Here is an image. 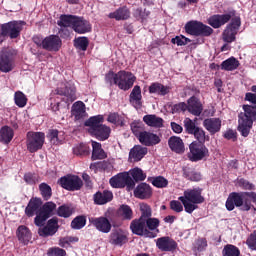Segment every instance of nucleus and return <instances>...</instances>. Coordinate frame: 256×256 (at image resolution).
Wrapping results in <instances>:
<instances>
[{
    "label": "nucleus",
    "instance_id": "nucleus-20",
    "mask_svg": "<svg viewBox=\"0 0 256 256\" xmlns=\"http://www.w3.org/2000/svg\"><path fill=\"white\" fill-rule=\"evenodd\" d=\"M138 140L142 145L146 147H153V145H158L161 143V138L157 134H154L149 131H143L139 136Z\"/></svg>",
    "mask_w": 256,
    "mask_h": 256
},
{
    "label": "nucleus",
    "instance_id": "nucleus-9",
    "mask_svg": "<svg viewBox=\"0 0 256 256\" xmlns=\"http://www.w3.org/2000/svg\"><path fill=\"white\" fill-rule=\"evenodd\" d=\"M15 51L10 48H3L0 54V71L2 73H9L13 71L15 67V62L13 61V56Z\"/></svg>",
    "mask_w": 256,
    "mask_h": 256
},
{
    "label": "nucleus",
    "instance_id": "nucleus-43",
    "mask_svg": "<svg viewBox=\"0 0 256 256\" xmlns=\"http://www.w3.org/2000/svg\"><path fill=\"white\" fill-rule=\"evenodd\" d=\"M48 139L52 143V145H61L63 143V136H61V132L58 130H49Z\"/></svg>",
    "mask_w": 256,
    "mask_h": 256
},
{
    "label": "nucleus",
    "instance_id": "nucleus-19",
    "mask_svg": "<svg viewBox=\"0 0 256 256\" xmlns=\"http://www.w3.org/2000/svg\"><path fill=\"white\" fill-rule=\"evenodd\" d=\"M59 230V221L57 218H51L48 220L46 226L39 228L38 234L40 237H51Z\"/></svg>",
    "mask_w": 256,
    "mask_h": 256
},
{
    "label": "nucleus",
    "instance_id": "nucleus-41",
    "mask_svg": "<svg viewBox=\"0 0 256 256\" xmlns=\"http://www.w3.org/2000/svg\"><path fill=\"white\" fill-rule=\"evenodd\" d=\"M118 217L126 221H131L133 219V210L128 205H122L118 209Z\"/></svg>",
    "mask_w": 256,
    "mask_h": 256
},
{
    "label": "nucleus",
    "instance_id": "nucleus-58",
    "mask_svg": "<svg viewBox=\"0 0 256 256\" xmlns=\"http://www.w3.org/2000/svg\"><path fill=\"white\" fill-rule=\"evenodd\" d=\"M184 127L187 133H189L190 135H193V133H195L196 129L198 128L197 126H195V122L190 118L184 119Z\"/></svg>",
    "mask_w": 256,
    "mask_h": 256
},
{
    "label": "nucleus",
    "instance_id": "nucleus-6",
    "mask_svg": "<svg viewBox=\"0 0 256 256\" xmlns=\"http://www.w3.org/2000/svg\"><path fill=\"white\" fill-rule=\"evenodd\" d=\"M45 143V133L42 132H28L27 133V149L30 153H37L39 149L43 148Z\"/></svg>",
    "mask_w": 256,
    "mask_h": 256
},
{
    "label": "nucleus",
    "instance_id": "nucleus-7",
    "mask_svg": "<svg viewBox=\"0 0 256 256\" xmlns=\"http://www.w3.org/2000/svg\"><path fill=\"white\" fill-rule=\"evenodd\" d=\"M34 42L39 47H42V49H45V51L54 53H57L63 45V41H61V38L57 35H50L39 42L34 38Z\"/></svg>",
    "mask_w": 256,
    "mask_h": 256
},
{
    "label": "nucleus",
    "instance_id": "nucleus-8",
    "mask_svg": "<svg viewBox=\"0 0 256 256\" xmlns=\"http://www.w3.org/2000/svg\"><path fill=\"white\" fill-rule=\"evenodd\" d=\"M109 183L114 189H123V187L133 189L135 187V182H133L129 172H122L115 175L110 179Z\"/></svg>",
    "mask_w": 256,
    "mask_h": 256
},
{
    "label": "nucleus",
    "instance_id": "nucleus-60",
    "mask_svg": "<svg viewBox=\"0 0 256 256\" xmlns=\"http://www.w3.org/2000/svg\"><path fill=\"white\" fill-rule=\"evenodd\" d=\"M246 245L249 247V249H252V251H256V231L251 233L247 238Z\"/></svg>",
    "mask_w": 256,
    "mask_h": 256
},
{
    "label": "nucleus",
    "instance_id": "nucleus-52",
    "mask_svg": "<svg viewBox=\"0 0 256 256\" xmlns=\"http://www.w3.org/2000/svg\"><path fill=\"white\" fill-rule=\"evenodd\" d=\"M131 131L139 139V136L143 132V122L141 121H134L131 123Z\"/></svg>",
    "mask_w": 256,
    "mask_h": 256
},
{
    "label": "nucleus",
    "instance_id": "nucleus-2",
    "mask_svg": "<svg viewBox=\"0 0 256 256\" xmlns=\"http://www.w3.org/2000/svg\"><path fill=\"white\" fill-rule=\"evenodd\" d=\"M251 201L256 203L254 192H232L229 194L225 205L227 211H233L235 207H240L241 211H250Z\"/></svg>",
    "mask_w": 256,
    "mask_h": 256
},
{
    "label": "nucleus",
    "instance_id": "nucleus-15",
    "mask_svg": "<svg viewBox=\"0 0 256 256\" xmlns=\"http://www.w3.org/2000/svg\"><path fill=\"white\" fill-rule=\"evenodd\" d=\"M128 241L129 233L121 228L114 229L108 237V243L114 245V247H123Z\"/></svg>",
    "mask_w": 256,
    "mask_h": 256
},
{
    "label": "nucleus",
    "instance_id": "nucleus-53",
    "mask_svg": "<svg viewBox=\"0 0 256 256\" xmlns=\"http://www.w3.org/2000/svg\"><path fill=\"white\" fill-rule=\"evenodd\" d=\"M140 211H141V216L140 219H149L151 218L152 212H151V206L145 203L140 204Z\"/></svg>",
    "mask_w": 256,
    "mask_h": 256
},
{
    "label": "nucleus",
    "instance_id": "nucleus-24",
    "mask_svg": "<svg viewBox=\"0 0 256 256\" xmlns=\"http://www.w3.org/2000/svg\"><path fill=\"white\" fill-rule=\"evenodd\" d=\"M203 127L210 132V135H215L221 131V119L207 118L203 121Z\"/></svg>",
    "mask_w": 256,
    "mask_h": 256
},
{
    "label": "nucleus",
    "instance_id": "nucleus-31",
    "mask_svg": "<svg viewBox=\"0 0 256 256\" xmlns=\"http://www.w3.org/2000/svg\"><path fill=\"white\" fill-rule=\"evenodd\" d=\"M168 145L171 151L174 153H184L185 152V144L183 140L177 136H172L168 140Z\"/></svg>",
    "mask_w": 256,
    "mask_h": 256
},
{
    "label": "nucleus",
    "instance_id": "nucleus-17",
    "mask_svg": "<svg viewBox=\"0 0 256 256\" xmlns=\"http://www.w3.org/2000/svg\"><path fill=\"white\" fill-rule=\"evenodd\" d=\"M155 243L159 251L166 253H173L177 249V242L169 236L160 237L155 240Z\"/></svg>",
    "mask_w": 256,
    "mask_h": 256
},
{
    "label": "nucleus",
    "instance_id": "nucleus-47",
    "mask_svg": "<svg viewBox=\"0 0 256 256\" xmlns=\"http://www.w3.org/2000/svg\"><path fill=\"white\" fill-rule=\"evenodd\" d=\"M145 223H146V229H148V231H157V233H159V219L157 218H146L145 220Z\"/></svg>",
    "mask_w": 256,
    "mask_h": 256
},
{
    "label": "nucleus",
    "instance_id": "nucleus-49",
    "mask_svg": "<svg viewBox=\"0 0 256 256\" xmlns=\"http://www.w3.org/2000/svg\"><path fill=\"white\" fill-rule=\"evenodd\" d=\"M56 209H57L56 203L46 202L42 207V215H46V217H51V215Z\"/></svg>",
    "mask_w": 256,
    "mask_h": 256
},
{
    "label": "nucleus",
    "instance_id": "nucleus-64",
    "mask_svg": "<svg viewBox=\"0 0 256 256\" xmlns=\"http://www.w3.org/2000/svg\"><path fill=\"white\" fill-rule=\"evenodd\" d=\"M48 253L51 256H65V255H67V252H65L64 249H61V248H58V247L50 248Z\"/></svg>",
    "mask_w": 256,
    "mask_h": 256
},
{
    "label": "nucleus",
    "instance_id": "nucleus-21",
    "mask_svg": "<svg viewBox=\"0 0 256 256\" xmlns=\"http://www.w3.org/2000/svg\"><path fill=\"white\" fill-rule=\"evenodd\" d=\"M77 89L73 84H67L65 88H58V95H63L66 103H73L77 100Z\"/></svg>",
    "mask_w": 256,
    "mask_h": 256
},
{
    "label": "nucleus",
    "instance_id": "nucleus-37",
    "mask_svg": "<svg viewBox=\"0 0 256 256\" xmlns=\"http://www.w3.org/2000/svg\"><path fill=\"white\" fill-rule=\"evenodd\" d=\"M113 199V193L109 191L97 192L94 195V202L96 205H105V203H109Z\"/></svg>",
    "mask_w": 256,
    "mask_h": 256
},
{
    "label": "nucleus",
    "instance_id": "nucleus-35",
    "mask_svg": "<svg viewBox=\"0 0 256 256\" xmlns=\"http://www.w3.org/2000/svg\"><path fill=\"white\" fill-rule=\"evenodd\" d=\"M171 88L159 82H154L149 86V93L156 95H167Z\"/></svg>",
    "mask_w": 256,
    "mask_h": 256
},
{
    "label": "nucleus",
    "instance_id": "nucleus-18",
    "mask_svg": "<svg viewBox=\"0 0 256 256\" xmlns=\"http://www.w3.org/2000/svg\"><path fill=\"white\" fill-rule=\"evenodd\" d=\"M89 222L97 231H100V233H110L111 232V221L105 216H100L96 218H89Z\"/></svg>",
    "mask_w": 256,
    "mask_h": 256
},
{
    "label": "nucleus",
    "instance_id": "nucleus-4",
    "mask_svg": "<svg viewBox=\"0 0 256 256\" xmlns=\"http://www.w3.org/2000/svg\"><path fill=\"white\" fill-rule=\"evenodd\" d=\"M105 79L106 83H109V85H117L122 91H129L137 80L133 73L125 70H121L118 73L108 72Z\"/></svg>",
    "mask_w": 256,
    "mask_h": 256
},
{
    "label": "nucleus",
    "instance_id": "nucleus-61",
    "mask_svg": "<svg viewBox=\"0 0 256 256\" xmlns=\"http://www.w3.org/2000/svg\"><path fill=\"white\" fill-rule=\"evenodd\" d=\"M24 181H26L28 185H35V183H39V176L28 173L24 175Z\"/></svg>",
    "mask_w": 256,
    "mask_h": 256
},
{
    "label": "nucleus",
    "instance_id": "nucleus-63",
    "mask_svg": "<svg viewBox=\"0 0 256 256\" xmlns=\"http://www.w3.org/2000/svg\"><path fill=\"white\" fill-rule=\"evenodd\" d=\"M181 200H172L170 202V209L175 211V213H181L183 211V204L180 202Z\"/></svg>",
    "mask_w": 256,
    "mask_h": 256
},
{
    "label": "nucleus",
    "instance_id": "nucleus-32",
    "mask_svg": "<svg viewBox=\"0 0 256 256\" xmlns=\"http://www.w3.org/2000/svg\"><path fill=\"white\" fill-rule=\"evenodd\" d=\"M109 19H115L116 21H126L131 17V12L127 7H121L108 15Z\"/></svg>",
    "mask_w": 256,
    "mask_h": 256
},
{
    "label": "nucleus",
    "instance_id": "nucleus-14",
    "mask_svg": "<svg viewBox=\"0 0 256 256\" xmlns=\"http://www.w3.org/2000/svg\"><path fill=\"white\" fill-rule=\"evenodd\" d=\"M189 150L188 158L190 161H201L205 157H209V149L201 143L192 142L189 145Z\"/></svg>",
    "mask_w": 256,
    "mask_h": 256
},
{
    "label": "nucleus",
    "instance_id": "nucleus-46",
    "mask_svg": "<svg viewBox=\"0 0 256 256\" xmlns=\"http://www.w3.org/2000/svg\"><path fill=\"white\" fill-rule=\"evenodd\" d=\"M74 47L80 51H87V47H89V40L87 37H78L74 40Z\"/></svg>",
    "mask_w": 256,
    "mask_h": 256
},
{
    "label": "nucleus",
    "instance_id": "nucleus-57",
    "mask_svg": "<svg viewBox=\"0 0 256 256\" xmlns=\"http://www.w3.org/2000/svg\"><path fill=\"white\" fill-rule=\"evenodd\" d=\"M207 249V239L206 238H198L194 242V251H205Z\"/></svg>",
    "mask_w": 256,
    "mask_h": 256
},
{
    "label": "nucleus",
    "instance_id": "nucleus-48",
    "mask_svg": "<svg viewBox=\"0 0 256 256\" xmlns=\"http://www.w3.org/2000/svg\"><path fill=\"white\" fill-rule=\"evenodd\" d=\"M151 183L154 187H157L158 189H163L167 187V185H169V181L163 176L152 178Z\"/></svg>",
    "mask_w": 256,
    "mask_h": 256
},
{
    "label": "nucleus",
    "instance_id": "nucleus-45",
    "mask_svg": "<svg viewBox=\"0 0 256 256\" xmlns=\"http://www.w3.org/2000/svg\"><path fill=\"white\" fill-rule=\"evenodd\" d=\"M39 190L43 199H45V201H49V199H51V195H53V193L51 190V186H49V184L41 183L39 185Z\"/></svg>",
    "mask_w": 256,
    "mask_h": 256
},
{
    "label": "nucleus",
    "instance_id": "nucleus-33",
    "mask_svg": "<svg viewBox=\"0 0 256 256\" xmlns=\"http://www.w3.org/2000/svg\"><path fill=\"white\" fill-rule=\"evenodd\" d=\"M141 99H143V96L141 95V87L136 85L130 93V103L133 107L139 109V107H141Z\"/></svg>",
    "mask_w": 256,
    "mask_h": 256
},
{
    "label": "nucleus",
    "instance_id": "nucleus-26",
    "mask_svg": "<svg viewBox=\"0 0 256 256\" xmlns=\"http://www.w3.org/2000/svg\"><path fill=\"white\" fill-rule=\"evenodd\" d=\"M188 112L196 117H199V115L203 113V104L200 100H198L197 97L192 96L190 99H188Z\"/></svg>",
    "mask_w": 256,
    "mask_h": 256
},
{
    "label": "nucleus",
    "instance_id": "nucleus-50",
    "mask_svg": "<svg viewBox=\"0 0 256 256\" xmlns=\"http://www.w3.org/2000/svg\"><path fill=\"white\" fill-rule=\"evenodd\" d=\"M130 175L133 177L134 181H145V179H147V174H145L141 168L132 169Z\"/></svg>",
    "mask_w": 256,
    "mask_h": 256
},
{
    "label": "nucleus",
    "instance_id": "nucleus-62",
    "mask_svg": "<svg viewBox=\"0 0 256 256\" xmlns=\"http://www.w3.org/2000/svg\"><path fill=\"white\" fill-rule=\"evenodd\" d=\"M109 123H113V125H123V120H121V116L117 113H111L108 116Z\"/></svg>",
    "mask_w": 256,
    "mask_h": 256
},
{
    "label": "nucleus",
    "instance_id": "nucleus-23",
    "mask_svg": "<svg viewBox=\"0 0 256 256\" xmlns=\"http://www.w3.org/2000/svg\"><path fill=\"white\" fill-rule=\"evenodd\" d=\"M16 236L20 243H22L23 245H29V242L31 241L33 234L31 233L29 227L25 225H20L16 230Z\"/></svg>",
    "mask_w": 256,
    "mask_h": 256
},
{
    "label": "nucleus",
    "instance_id": "nucleus-51",
    "mask_svg": "<svg viewBox=\"0 0 256 256\" xmlns=\"http://www.w3.org/2000/svg\"><path fill=\"white\" fill-rule=\"evenodd\" d=\"M192 135H194L195 139H197L200 144L205 143V141H208L209 139V136L205 135V130L199 127L192 133Z\"/></svg>",
    "mask_w": 256,
    "mask_h": 256
},
{
    "label": "nucleus",
    "instance_id": "nucleus-13",
    "mask_svg": "<svg viewBox=\"0 0 256 256\" xmlns=\"http://www.w3.org/2000/svg\"><path fill=\"white\" fill-rule=\"evenodd\" d=\"M130 229L134 235H139L140 237H149L150 239L156 237L155 233L147 229V225L143 218L133 220L130 224Z\"/></svg>",
    "mask_w": 256,
    "mask_h": 256
},
{
    "label": "nucleus",
    "instance_id": "nucleus-22",
    "mask_svg": "<svg viewBox=\"0 0 256 256\" xmlns=\"http://www.w3.org/2000/svg\"><path fill=\"white\" fill-rule=\"evenodd\" d=\"M151 195H153V189L147 183H140L134 189V197L137 199H150Z\"/></svg>",
    "mask_w": 256,
    "mask_h": 256
},
{
    "label": "nucleus",
    "instance_id": "nucleus-55",
    "mask_svg": "<svg viewBox=\"0 0 256 256\" xmlns=\"http://www.w3.org/2000/svg\"><path fill=\"white\" fill-rule=\"evenodd\" d=\"M86 223L87 220L85 217L78 216L71 222V227L72 229H83V226L86 225Z\"/></svg>",
    "mask_w": 256,
    "mask_h": 256
},
{
    "label": "nucleus",
    "instance_id": "nucleus-56",
    "mask_svg": "<svg viewBox=\"0 0 256 256\" xmlns=\"http://www.w3.org/2000/svg\"><path fill=\"white\" fill-rule=\"evenodd\" d=\"M74 155H89V148L85 144H79L73 148Z\"/></svg>",
    "mask_w": 256,
    "mask_h": 256
},
{
    "label": "nucleus",
    "instance_id": "nucleus-25",
    "mask_svg": "<svg viewBox=\"0 0 256 256\" xmlns=\"http://www.w3.org/2000/svg\"><path fill=\"white\" fill-rule=\"evenodd\" d=\"M72 29L75 31V33H79L80 35H83L91 31V23H89V21L81 17H76V20L74 22V26Z\"/></svg>",
    "mask_w": 256,
    "mask_h": 256
},
{
    "label": "nucleus",
    "instance_id": "nucleus-28",
    "mask_svg": "<svg viewBox=\"0 0 256 256\" xmlns=\"http://www.w3.org/2000/svg\"><path fill=\"white\" fill-rule=\"evenodd\" d=\"M41 205H43L41 198H31L25 209L27 217H33V215L37 214L41 209Z\"/></svg>",
    "mask_w": 256,
    "mask_h": 256
},
{
    "label": "nucleus",
    "instance_id": "nucleus-42",
    "mask_svg": "<svg viewBox=\"0 0 256 256\" xmlns=\"http://www.w3.org/2000/svg\"><path fill=\"white\" fill-rule=\"evenodd\" d=\"M223 256H241V250L233 244H227L222 250Z\"/></svg>",
    "mask_w": 256,
    "mask_h": 256
},
{
    "label": "nucleus",
    "instance_id": "nucleus-16",
    "mask_svg": "<svg viewBox=\"0 0 256 256\" xmlns=\"http://www.w3.org/2000/svg\"><path fill=\"white\" fill-rule=\"evenodd\" d=\"M2 28L6 37L8 35L10 39H17L21 35V31H23V22L11 21L2 24Z\"/></svg>",
    "mask_w": 256,
    "mask_h": 256
},
{
    "label": "nucleus",
    "instance_id": "nucleus-54",
    "mask_svg": "<svg viewBox=\"0 0 256 256\" xmlns=\"http://www.w3.org/2000/svg\"><path fill=\"white\" fill-rule=\"evenodd\" d=\"M57 213L59 217H64V218L71 217V215H73V208L67 205H62L58 208Z\"/></svg>",
    "mask_w": 256,
    "mask_h": 256
},
{
    "label": "nucleus",
    "instance_id": "nucleus-34",
    "mask_svg": "<svg viewBox=\"0 0 256 256\" xmlns=\"http://www.w3.org/2000/svg\"><path fill=\"white\" fill-rule=\"evenodd\" d=\"M15 133L13 132V128L9 126H4L0 129V141L1 143H11L13 141Z\"/></svg>",
    "mask_w": 256,
    "mask_h": 256
},
{
    "label": "nucleus",
    "instance_id": "nucleus-11",
    "mask_svg": "<svg viewBox=\"0 0 256 256\" xmlns=\"http://www.w3.org/2000/svg\"><path fill=\"white\" fill-rule=\"evenodd\" d=\"M58 183L63 189H66V191H79L81 187H83V180L75 175L61 177Z\"/></svg>",
    "mask_w": 256,
    "mask_h": 256
},
{
    "label": "nucleus",
    "instance_id": "nucleus-39",
    "mask_svg": "<svg viewBox=\"0 0 256 256\" xmlns=\"http://www.w3.org/2000/svg\"><path fill=\"white\" fill-rule=\"evenodd\" d=\"M239 60L235 57H230L221 63L222 71H235V69L239 68Z\"/></svg>",
    "mask_w": 256,
    "mask_h": 256
},
{
    "label": "nucleus",
    "instance_id": "nucleus-29",
    "mask_svg": "<svg viewBox=\"0 0 256 256\" xmlns=\"http://www.w3.org/2000/svg\"><path fill=\"white\" fill-rule=\"evenodd\" d=\"M143 121L148 125V127H153L154 129H161V127H163V123H165L163 118L155 114L145 115L143 117Z\"/></svg>",
    "mask_w": 256,
    "mask_h": 256
},
{
    "label": "nucleus",
    "instance_id": "nucleus-3",
    "mask_svg": "<svg viewBox=\"0 0 256 256\" xmlns=\"http://www.w3.org/2000/svg\"><path fill=\"white\" fill-rule=\"evenodd\" d=\"M178 201L182 202L186 213H193L197 209V205L205 203V197H203V189L196 187L186 189L184 195L178 198Z\"/></svg>",
    "mask_w": 256,
    "mask_h": 256
},
{
    "label": "nucleus",
    "instance_id": "nucleus-44",
    "mask_svg": "<svg viewBox=\"0 0 256 256\" xmlns=\"http://www.w3.org/2000/svg\"><path fill=\"white\" fill-rule=\"evenodd\" d=\"M14 102L17 107L23 108L27 105V96L23 92L17 91L14 94Z\"/></svg>",
    "mask_w": 256,
    "mask_h": 256
},
{
    "label": "nucleus",
    "instance_id": "nucleus-1",
    "mask_svg": "<svg viewBox=\"0 0 256 256\" xmlns=\"http://www.w3.org/2000/svg\"><path fill=\"white\" fill-rule=\"evenodd\" d=\"M245 99L255 106L244 105V113L239 114L238 131L241 132L242 137L249 136V132L253 127V121H256V95L247 93Z\"/></svg>",
    "mask_w": 256,
    "mask_h": 256
},
{
    "label": "nucleus",
    "instance_id": "nucleus-30",
    "mask_svg": "<svg viewBox=\"0 0 256 256\" xmlns=\"http://www.w3.org/2000/svg\"><path fill=\"white\" fill-rule=\"evenodd\" d=\"M231 20V15L229 14H223V15H214L209 18L208 23L211 25V27H214V29H219L222 25H225V23H228V21Z\"/></svg>",
    "mask_w": 256,
    "mask_h": 256
},
{
    "label": "nucleus",
    "instance_id": "nucleus-38",
    "mask_svg": "<svg viewBox=\"0 0 256 256\" xmlns=\"http://www.w3.org/2000/svg\"><path fill=\"white\" fill-rule=\"evenodd\" d=\"M107 154L105 150L101 147V143L92 141V159L95 161L97 159H105Z\"/></svg>",
    "mask_w": 256,
    "mask_h": 256
},
{
    "label": "nucleus",
    "instance_id": "nucleus-12",
    "mask_svg": "<svg viewBox=\"0 0 256 256\" xmlns=\"http://www.w3.org/2000/svg\"><path fill=\"white\" fill-rule=\"evenodd\" d=\"M239 27H241V19L235 18L225 28L222 33V39L225 43H233L237 39V33H239Z\"/></svg>",
    "mask_w": 256,
    "mask_h": 256
},
{
    "label": "nucleus",
    "instance_id": "nucleus-27",
    "mask_svg": "<svg viewBox=\"0 0 256 256\" xmlns=\"http://www.w3.org/2000/svg\"><path fill=\"white\" fill-rule=\"evenodd\" d=\"M147 147L141 145L134 146L129 152V160L133 162H139L143 157L147 155Z\"/></svg>",
    "mask_w": 256,
    "mask_h": 256
},
{
    "label": "nucleus",
    "instance_id": "nucleus-5",
    "mask_svg": "<svg viewBox=\"0 0 256 256\" xmlns=\"http://www.w3.org/2000/svg\"><path fill=\"white\" fill-rule=\"evenodd\" d=\"M103 116L98 115L91 117L85 122L86 127H89L88 132L99 141H106L111 135V128L103 124Z\"/></svg>",
    "mask_w": 256,
    "mask_h": 256
},
{
    "label": "nucleus",
    "instance_id": "nucleus-40",
    "mask_svg": "<svg viewBox=\"0 0 256 256\" xmlns=\"http://www.w3.org/2000/svg\"><path fill=\"white\" fill-rule=\"evenodd\" d=\"M77 16L73 15H62L60 21H58L59 27H71L73 29Z\"/></svg>",
    "mask_w": 256,
    "mask_h": 256
},
{
    "label": "nucleus",
    "instance_id": "nucleus-10",
    "mask_svg": "<svg viewBox=\"0 0 256 256\" xmlns=\"http://www.w3.org/2000/svg\"><path fill=\"white\" fill-rule=\"evenodd\" d=\"M186 33L189 35H203L204 37H209L213 33V29L209 26H205L201 22L190 21L185 26Z\"/></svg>",
    "mask_w": 256,
    "mask_h": 256
},
{
    "label": "nucleus",
    "instance_id": "nucleus-36",
    "mask_svg": "<svg viewBox=\"0 0 256 256\" xmlns=\"http://www.w3.org/2000/svg\"><path fill=\"white\" fill-rule=\"evenodd\" d=\"M85 103L78 101L75 102L72 106V115L75 117L76 121H79V119H83L85 117Z\"/></svg>",
    "mask_w": 256,
    "mask_h": 256
},
{
    "label": "nucleus",
    "instance_id": "nucleus-59",
    "mask_svg": "<svg viewBox=\"0 0 256 256\" xmlns=\"http://www.w3.org/2000/svg\"><path fill=\"white\" fill-rule=\"evenodd\" d=\"M190 42L191 40L183 35L176 36L175 38L171 39V43H173V45H178V47H183V45H187V43Z\"/></svg>",
    "mask_w": 256,
    "mask_h": 256
}]
</instances>
